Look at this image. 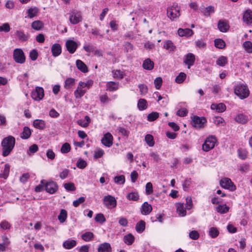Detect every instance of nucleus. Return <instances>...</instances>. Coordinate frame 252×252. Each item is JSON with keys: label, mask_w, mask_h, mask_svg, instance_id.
<instances>
[{"label": "nucleus", "mask_w": 252, "mask_h": 252, "mask_svg": "<svg viewBox=\"0 0 252 252\" xmlns=\"http://www.w3.org/2000/svg\"><path fill=\"white\" fill-rule=\"evenodd\" d=\"M15 144V139L12 136H8L3 139L1 141L2 147V156L6 157L9 155L13 149Z\"/></svg>", "instance_id": "nucleus-1"}, {"label": "nucleus", "mask_w": 252, "mask_h": 252, "mask_svg": "<svg viewBox=\"0 0 252 252\" xmlns=\"http://www.w3.org/2000/svg\"><path fill=\"white\" fill-rule=\"evenodd\" d=\"M234 93L241 99H244L248 97L250 92L246 85L241 84L237 85L235 87Z\"/></svg>", "instance_id": "nucleus-2"}, {"label": "nucleus", "mask_w": 252, "mask_h": 252, "mask_svg": "<svg viewBox=\"0 0 252 252\" xmlns=\"http://www.w3.org/2000/svg\"><path fill=\"white\" fill-rule=\"evenodd\" d=\"M180 8L177 4L174 3L172 6L168 7L167 15L171 20L174 21L176 18L180 16Z\"/></svg>", "instance_id": "nucleus-3"}, {"label": "nucleus", "mask_w": 252, "mask_h": 252, "mask_svg": "<svg viewBox=\"0 0 252 252\" xmlns=\"http://www.w3.org/2000/svg\"><path fill=\"white\" fill-rule=\"evenodd\" d=\"M69 20L70 23L73 25L77 24L82 21V14L80 11L74 9L69 13Z\"/></svg>", "instance_id": "nucleus-4"}, {"label": "nucleus", "mask_w": 252, "mask_h": 252, "mask_svg": "<svg viewBox=\"0 0 252 252\" xmlns=\"http://www.w3.org/2000/svg\"><path fill=\"white\" fill-rule=\"evenodd\" d=\"M217 140L214 136L208 137L202 145V149L205 152H208L213 149L215 146Z\"/></svg>", "instance_id": "nucleus-5"}, {"label": "nucleus", "mask_w": 252, "mask_h": 252, "mask_svg": "<svg viewBox=\"0 0 252 252\" xmlns=\"http://www.w3.org/2000/svg\"><path fill=\"white\" fill-rule=\"evenodd\" d=\"M192 125L193 127L201 128L204 127L206 123V120L204 117H199L197 116H193L191 117Z\"/></svg>", "instance_id": "nucleus-6"}, {"label": "nucleus", "mask_w": 252, "mask_h": 252, "mask_svg": "<svg viewBox=\"0 0 252 252\" xmlns=\"http://www.w3.org/2000/svg\"><path fill=\"white\" fill-rule=\"evenodd\" d=\"M220 184L222 188L228 189L231 191L236 189V187L234 185L231 180L228 178H224L220 180Z\"/></svg>", "instance_id": "nucleus-7"}, {"label": "nucleus", "mask_w": 252, "mask_h": 252, "mask_svg": "<svg viewBox=\"0 0 252 252\" xmlns=\"http://www.w3.org/2000/svg\"><path fill=\"white\" fill-rule=\"evenodd\" d=\"M13 58L16 63H23L25 62V56L20 49H16L13 52Z\"/></svg>", "instance_id": "nucleus-8"}, {"label": "nucleus", "mask_w": 252, "mask_h": 252, "mask_svg": "<svg viewBox=\"0 0 252 252\" xmlns=\"http://www.w3.org/2000/svg\"><path fill=\"white\" fill-rule=\"evenodd\" d=\"M45 189L47 192L53 194L58 190V186L55 182L52 181L46 182L45 181Z\"/></svg>", "instance_id": "nucleus-9"}, {"label": "nucleus", "mask_w": 252, "mask_h": 252, "mask_svg": "<svg viewBox=\"0 0 252 252\" xmlns=\"http://www.w3.org/2000/svg\"><path fill=\"white\" fill-rule=\"evenodd\" d=\"M44 90L41 87H37L34 91L32 93V97L33 99L39 100L43 98L44 96Z\"/></svg>", "instance_id": "nucleus-10"}, {"label": "nucleus", "mask_w": 252, "mask_h": 252, "mask_svg": "<svg viewBox=\"0 0 252 252\" xmlns=\"http://www.w3.org/2000/svg\"><path fill=\"white\" fill-rule=\"evenodd\" d=\"M103 201L105 205L108 208H114L116 206V200L111 195L105 196L104 197Z\"/></svg>", "instance_id": "nucleus-11"}, {"label": "nucleus", "mask_w": 252, "mask_h": 252, "mask_svg": "<svg viewBox=\"0 0 252 252\" xmlns=\"http://www.w3.org/2000/svg\"><path fill=\"white\" fill-rule=\"evenodd\" d=\"M195 60V56L192 53H188L185 56L184 63L188 65V68L189 69L193 65Z\"/></svg>", "instance_id": "nucleus-12"}, {"label": "nucleus", "mask_w": 252, "mask_h": 252, "mask_svg": "<svg viewBox=\"0 0 252 252\" xmlns=\"http://www.w3.org/2000/svg\"><path fill=\"white\" fill-rule=\"evenodd\" d=\"M113 136L109 133H106L101 139L102 143L106 147H110L113 144Z\"/></svg>", "instance_id": "nucleus-13"}, {"label": "nucleus", "mask_w": 252, "mask_h": 252, "mask_svg": "<svg viewBox=\"0 0 252 252\" xmlns=\"http://www.w3.org/2000/svg\"><path fill=\"white\" fill-rule=\"evenodd\" d=\"M66 47L67 51L70 53H74L77 47L76 43L71 40H68L66 42Z\"/></svg>", "instance_id": "nucleus-14"}, {"label": "nucleus", "mask_w": 252, "mask_h": 252, "mask_svg": "<svg viewBox=\"0 0 252 252\" xmlns=\"http://www.w3.org/2000/svg\"><path fill=\"white\" fill-rule=\"evenodd\" d=\"M218 28L221 32H225L229 29L228 23L223 20H220L218 22Z\"/></svg>", "instance_id": "nucleus-15"}, {"label": "nucleus", "mask_w": 252, "mask_h": 252, "mask_svg": "<svg viewBox=\"0 0 252 252\" xmlns=\"http://www.w3.org/2000/svg\"><path fill=\"white\" fill-rule=\"evenodd\" d=\"M51 52L54 57L59 56L62 53V47L60 44L56 43L52 45Z\"/></svg>", "instance_id": "nucleus-16"}, {"label": "nucleus", "mask_w": 252, "mask_h": 252, "mask_svg": "<svg viewBox=\"0 0 252 252\" xmlns=\"http://www.w3.org/2000/svg\"><path fill=\"white\" fill-rule=\"evenodd\" d=\"M152 211V206L148 204V202H144L141 208V213L144 215H147L149 214Z\"/></svg>", "instance_id": "nucleus-17"}, {"label": "nucleus", "mask_w": 252, "mask_h": 252, "mask_svg": "<svg viewBox=\"0 0 252 252\" xmlns=\"http://www.w3.org/2000/svg\"><path fill=\"white\" fill-rule=\"evenodd\" d=\"M178 33L180 36H190L193 33V32L192 30L187 28V29H179L178 31Z\"/></svg>", "instance_id": "nucleus-18"}, {"label": "nucleus", "mask_w": 252, "mask_h": 252, "mask_svg": "<svg viewBox=\"0 0 252 252\" xmlns=\"http://www.w3.org/2000/svg\"><path fill=\"white\" fill-rule=\"evenodd\" d=\"M142 66L145 69L151 70L154 68V63L148 58L144 61Z\"/></svg>", "instance_id": "nucleus-19"}, {"label": "nucleus", "mask_w": 252, "mask_h": 252, "mask_svg": "<svg viewBox=\"0 0 252 252\" xmlns=\"http://www.w3.org/2000/svg\"><path fill=\"white\" fill-rule=\"evenodd\" d=\"M244 22L247 24H251L252 23V11L250 10L246 11L244 14L243 17Z\"/></svg>", "instance_id": "nucleus-20"}, {"label": "nucleus", "mask_w": 252, "mask_h": 252, "mask_svg": "<svg viewBox=\"0 0 252 252\" xmlns=\"http://www.w3.org/2000/svg\"><path fill=\"white\" fill-rule=\"evenodd\" d=\"M33 126L36 128L43 130L45 127L46 123L45 121L42 120L37 119L33 121Z\"/></svg>", "instance_id": "nucleus-21"}, {"label": "nucleus", "mask_w": 252, "mask_h": 252, "mask_svg": "<svg viewBox=\"0 0 252 252\" xmlns=\"http://www.w3.org/2000/svg\"><path fill=\"white\" fill-rule=\"evenodd\" d=\"M111 251V246L107 243H104L100 245L98 248V252H110Z\"/></svg>", "instance_id": "nucleus-22"}, {"label": "nucleus", "mask_w": 252, "mask_h": 252, "mask_svg": "<svg viewBox=\"0 0 252 252\" xmlns=\"http://www.w3.org/2000/svg\"><path fill=\"white\" fill-rule=\"evenodd\" d=\"M76 66L78 69L83 72L86 73L88 71L87 66L81 60H78L76 61Z\"/></svg>", "instance_id": "nucleus-23"}, {"label": "nucleus", "mask_w": 252, "mask_h": 252, "mask_svg": "<svg viewBox=\"0 0 252 252\" xmlns=\"http://www.w3.org/2000/svg\"><path fill=\"white\" fill-rule=\"evenodd\" d=\"M235 120L236 122L241 123V124H246L248 122L249 120L248 116L246 115H244L242 114H238L235 118Z\"/></svg>", "instance_id": "nucleus-24"}, {"label": "nucleus", "mask_w": 252, "mask_h": 252, "mask_svg": "<svg viewBox=\"0 0 252 252\" xmlns=\"http://www.w3.org/2000/svg\"><path fill=\"white\" fill-rule=\"evenodd\" d=\"M15 35L21 41H26L28 40V35L25 34L22 31H17L15 32Z\"/></svg>", "instance_id": "nucleus-25"}, {"label": "nucleus", "mask_w": 252, "mask_h": 252, "mask_svg": "<svg viewBox=\"0 0 252 252\" xmlns=\"http://www.w3.org/2000/svg\"><path fill=\"white\" fill-rule=\"evenodd\" d=\"M85 119L86 121V122H85V121L83 120H79L77 121V124L82 127H88L89 124L91 122V119L88 116H86L85 117Z\"/></svg>", "instance_id": "nucleus-26"}, {"label": "nucleus", "mask_w": 252, "mask_h": 252, "mask_svg": "<svg viewBox=\"0 0 252 252\" xmlns=\"http://www.w3.org/2000/svg\"><path fill=\"white\" fill-rule=\"evenodd\" d=\"M31 135V130L29 127L25 126L24 127L23 131L21 134V137L24 139H28Z\"/></svg>", "instance_id": "nucleus-27"}, {"label": "nucleus", "mask_w": 252, "mask_h": 252, "mask_svg": "<svg viewBox=\"0 0 252 252\" xmlns=\"http://www.w3.org/2000/svg\"><path fill=\"white\" fill-rule=\"evenodd\" d=\"M145 222L143 220L137 223L135 226L136 231L138 233L142 232L145 229Z\"/></svg>", "instance_id": "nucleus-28"}, {"label": "nucleus", "mask_w": 252, "mask_h": 252, "mask_svg": "<svg viewBox=\"0 0 252 252\" xmlns=\"http://www.w3.org/2000/svg\"><path fill=\"white\" fill-rule=\"evenodd\" d=\"M43 23L39 20L35 21L32 24V27L36 31L40 30L43 28Z\"/></svg>", "instance_id": "nucleus-29"}, {"label": "nucleus", "mask_w": 252, "mask_h": 252, "mask_svg": "<svg viewBox=\"0 0 252 252\" xmlns=\"http://www.w3.org/2000/svg\"><path fill=\"white\" fill-rule=\"evenodd\" d=\"M229 207L225 204L219 205L216 207V210L218 213L220 214H224L228 212Z\"/></svg>", "instance_id": "nucleus-30"}, {"label": "nucleus", "mask_w": 252, "mask_h": 252, "mask_svg": "<svg viewBox=\"0 0 252 252\" xmlns=\"http://www.w3.org/2000/svg\"><path fill=\"white\" fill-rule=\"evenodd\" d=\"M67 216V211L64 209H62L59 215L58 216V220L61 223H63L65 221Z\"/></svg>", "instance_id": "nucleus-31"}, {"label": "nucleus", "mask_w": 252, "mask_h": 252, "mask_svg": "<svg viewBox=\"0 0 252 252\" xmlns=\"http://www.w3.org/2000/svg\"><path fill=\"white\" fill-rule=\"evenodd\" d=\"M76 242L74 240L65 241L63 244V247L66 249H70L76 246Z\"/></svg>", "instance_id": "nucleus-32"}, {"label": "nucleus", "mask_w": 252, "mask_h": 252, "mask_svg": "<svg viewBox=\"0 0 252 252\" xmlns=\"http://www.w3.org/2000/svg\"><path fill=\"white\" fill-rule=\"evenodd\" d=\"M134 240V237L131 234L129 233L126 235L124 237V241L126 244L128 245H131Z\"/></svg>", "instance_id": "nucleus-33"}, {"label": "nucleus", "mask_w": 252, "mask_h": 252, "mask_svg": "<svg viewBox=\"0 0 252 252\" xmlns=\"http://www.w3.org/2000/svg\"><path fill=\"white\" fill-rule=\"evenodd\" d=\"M138 107L140 110H143L147 107V102L145 99L140 98L138 102Z\"/></svg>", "instance_id": "nucleus-34"}, {"label": "nucleus", "mask_w": 252, "mask_h": 252, "mask_svg": "<svg viewBox=\"0 0 252 252\" xmlns=\"http://www.w3.org/2000/svg\"><path fill=\"white\" fill-rule=\"evenodd\" d=\"M10 171V165L8 164H6L4 165V169L3 171V172L0 174V178H3L6 179L9 175Z\"/></svg>", "instance_id": "nucleus-35"}, {"label": "nucleus", "mask_w": 252, "mask_h": 252, "mask_svg": "<svg viewBox=\"0 0 252 252\" xmlns=\"http://www.w3.org/2000/svg\"><path fill=\"white\" fill-rule=\"evenodd\" d=\"M215 46L219 49H223L225 47V42L221 39H216L214 41Z\"/></svg>", "instance_id": "nucleus-36"}, {"label": "nucleus", "mask_w": 252, "mask_h": 252, "mask_svg": "<svg viewBox=\"0 0 252 252\" xmlns=\"http://www.w3.org/2000/svg\"><path fill=\"white\" fill-rule=\"evenodd\" d=\"M75 79L72 78H69L66 79L64 87L66 89L71 88L75 84Z\"/></svg>", "instance_id": "nucleus-37"}, {"label": "nucleus", "mask_w": 252, "mask_h": 252, "mask_svg": "<svg viewBox=\"0 0 252 252\" xmlns=\"http://www.w3.org/2000/svg\"><path fill=\"white\" fill-rule=\"evenodd\" d=\"M145 140L150 147H153L155 144L154 137L151 134H147L145 136Z\"/></svg>", "instance_id": "nucleus-38"}, {"label": "nucleus", "mask_w": 252, "mask_h": 252, "mask_svg": "<svg viewBox=\"0 0 252 252\" xmlns=\"http://www.w3.org/2000/svg\"><path fill=\"white\" fill-rule=\"evenodd\" d=\"M139 195L137 192H132L128 193L126 195V198L129 200H132L134 201H136L139 199Z\"/></svg>", "instance_id": "nucleus-39"}, {"label": "nucleus", "mask_w": 252, "mask_h": 252, "mask_svg": "<svg viewBox=\"0 0 252 252\" xmlns=\"http://www.w3.org/2000/svg\"><path fill=\"white\" fill-rule=\"evenodd\" d=\"M94 234L91 232H87L82 234L81 237L85 241H89L94 238Z\"/></svg>", "instance_id": "nucleus-40"}, {"label": "nucleus", "mask_w": 252, "mask_h": 252, "mask_svg": "<svg viewBox=\"0 0 252 252\" xmlns=\"http://www.w3.org/2000/svg\"><path fill=\"white\" fill-rule=\"evenodd\" d=\"M187 77L186 74L184 72H180L179 74L176 77L175 81L178 84L182 83Z\"/></svg>", "instance_id": "nucleus-41"}, {"label": "nucleus", "mask_w": 252, "mask_h": 252, "mask_svg": "<svg viewBox=\"0 0 252 252\" xmlns=\"http://www.w3.org/2000/svg\"><path fill=\"white\" fill-rule=\"evenodd\" d=\"M227 63V58L224 56L220 57L217 61V64L220 66H223Z\"/></svg>", "instance_id": "nucleus-42"}, {"label": "nucleus", "mask_w": 252, "mask_h": 252, "mask_svg": "<svg viewBox=\"0 0 252 252\" xmlns=\"http://www.w3.org/2000/svg\"><path fill=\"white\" fill-rule=\"evenodd\" d=\"M85 93V91L82 88L78 87L76 90L74 92V95L76 98H81Z\"/></svg>", "instance_id": "nucleus-43"}, {"label": "nucleus", "mask_w": 252, "mask_h": 252, "mask_svg": "<svg viewBox=\"0 0 252 252\" xmlns=\"http://www.w3.org/2000/svg\"><path fill=\"white\" fill-rule=\"evenodd\" d=\"M38 12V9L37 8H30L28 10V17L32 18L35 16Z\"/></svg>", "instance_id": "nucleus-44"}, {"label": "nucleus", "mask_w": 252, "mask_h": 252, "mask_svg": "<svg viewBox=\"0 0 252 252\" xmlns=\"http://www.w3.org/2000/svg\"><path fill=\"white\" fill-rule=\"evenodd\" d=\"M64 188L68 191H72L76 189L74 184L73 183H67L63 184Z\"/></svg>", "instance_id": "nucleus-45"}, {"label": "nucleus", "mask_w": 252, "mask_h": 252, "mask_svg": "<svg viewBox=\"0 0 252 252\" xmlns=\"http://www.w3.org/2000/svg\"><path fill=\"white\" fill-rule=\"evenodd\" d=\"M243 46L248 53H252V43L251 41H247L244 42Z\"/></svg>", "instance_id": "nucleus-46"}, {"label": "nucleus", "mask_w": 252, "mask_h": 252, "mask_svg": "<svg viewBox=\"0 0 252 252\" xmlns=\"http://www.w3.org/2000/svg\"><path fill=\"white\" fill-rule=\"evenodd\" d=\"M107 90L114 91L118 89V85L114 82H109L107 84Z\"/></svg>", "instance_id": "nucleus-47"}, {"label": "nucleus", "mask_w": 252, "mask_h": 252, "mask_svg": "<svg viewBox=\"0 0 252 252\" xmlns=\"http://www.w3.org/2000/svg\"><path fill=\"white\" fill-rule=\"evenodd\" d=\"M159 117L158 112H152L148 115L147 118L149 121L152 122L156 120Z\"/></svg>", "instance_id": "nucleus-48"}, {"label": "nucleus", "mask_w": 252, "mask_h": 252, "mask_svg": "<svg viewBox=\"0 0 252 252\" xmlns=\"http://www.w3.org/2000/svg\"><path fill=\"white\" fill-rule=\"evenodd\" d=\"M209 233V235L212 238L217 237L219 234V232L218 230L216 228L213 227L210 228Z\"/></svg>", "instance_id": "nucleus-49"}, {"label": "nucleus", "mask_w": 252, "mask_h": 252, "mask_svg": "<svg viewBox=\"0 0 252 252\" xmlns=\"http://www.w3.org/2000/svg\"><path fill=\"white\" fill-rule=\"evenodd\" d=\"M70 146L68 143H65L63 145L61 149L62 153H67L70 151Z\"/></svg>", "instance_id": "nucleus-50"}, {"label": "nucleus", "mask_w": 252, "mask_h": 252, "mask_svg": "<svg viewBox=\"0 0 252 252\" xmlns=\"http://www.w3.org/2000/svg\"><path fill=\"white\" fill-rule=\"evenodd\" d=\"M95 220L97 222H99L101 223L104 222L106 219L102 214H98L95 217Z\"/></svg>", "instance_id": "nucleus-51"}, {"label": "nucleus", "mask_w": 252, "mask_h": 252, "mask_svg": "<svg viewBox=\"0 0 252 252\" xmlns=\"http://www.w3.org/2000/svg\"><path fill=\"white\" fill-rule=\"evenodd\" d=\"M162 78L160 77H157L154 81V84L155 85V87L158 90L160 89L162 85Z\"/></svg>", "instance_id": "nucleus-52"}, {"label": "nucleus", "mask_w": 252, "mask_h": 252, "mask_svg": "<svg viewBox=\"0 0 252 252\" xmlns=\"http://www.w3.org/2000/svg\"><path fill=\"white\" fill-rule=\"evenodd\" d=\"M115 183L119 184H123L125 182V178L124 175L116 176L114 178Z\"/></svg>", "instance_id": "nucleus-53"}, {"label": "nucleus", "mask_w": 252, "mask_h": 252, "mask_svg": "<svg viewBox=\"0 0 252 252\" xmlns=\"http://www.w3.org/2000/svg\"><path fill=\"white\" fill-rule=\"evenodd\" d=\"M153 192V185L150 182L147 183L146 185V193L147 195L152 194Z\"/></svg>", "instance_id": "nucleus-54"}, {"label": "nucleus", "mask_w": 252, "mask_h": 252, "mask_svg": "<svg viewBox=\"0 0 252 252\" xmlns=\"http://www.w3.org/2000/svg\"><path fill=\"white\" fill-rule=\"evenodd\" d=\"M76 164L77 166L80 169H84L87 165V162L82 159H78Z\"/></svg>", "instance_id": "nucleus-55"}, {"label": "nucleus", "mask_w": 252, "mask_h": 252, "mask_svg": "<svg viewBox=\"0 0 252 252\" xmlns=\"http://www.w3.org/2000/svg\"><path fill=\"white\" fill-rule=\"evenodd\" d=\"M214 11V8L212 6H209L206 7L203 11L204 14L206 16H209L210 15V13H213Z\"/></svg>", "instance_id": "nucleus-56"}, {"label": "nucleus", "mask_w": 252, "mask_h": 252, "mask_svg": "<svg viewBox=\"0 0 252 252\" xmlns=\"http://www.w3.org/2000/svg\"><path fill=\"white\" fill-rule=\"evenodd\" d=\"M10 30V26L8 23H4L0 26V32H8Z\"/></svg>", "instance_id": "nucleus-57"}, {"label": "nucleus", "mask_w": 252, "mask_h": 252, "mask_svg": "<svg viewBox=\"0 0 252 252\" xmlns=\"http://www.w3.org/2000/svg\"><path fill=\"white\" fill-rule=\"evenodd\" d=\"M164 47L170 51H173L175 49V46L171 41H167L164 45Z\"/></svg>", "instance_id": "nucleus-58"}, {"label": "nucleus", "mask_w": 252, "mask_h": 252, "mask_svg": "<svg viewBox=\"0 0 252 252\" xmlns=\"http://www.w3.org/2000/svg\"><path fill=\"white\" fill-rule=\"evenodd\" d=\"M141 94H145L148 92V87L145 84H140L138 86Z\"/></svg>", "instance_id": "nucleus-59"}, {"label": "nucleus", "mask_w": 252, "mask_h": 252, "mask_svg": "<svg viewBox=\"0 0 252 252\" xmlns=\"http://www.w3.org/2000/svg\"><path fill=\"white\" fill-rule=\"evenodd\" d=\"M189 236L193 240H197L199 237V234L197 231L193 230L189 233Z\"/></svg>", "instance_id": "nucleus-60"}, {"label": "nucleus", "mask_w": 252, "mask_h": 252, "mask_svg": "<svg viewBox=\"0 0 252 252\" xmlns=\"http://www.w3.org/2000/svg\"><path fill=\"white\" fill-rule=\"evenodd\" d=\"M177 210L180 216H185L186 215V211L183 208L182 205H179Z\"/></svg>", "instance_id": "nucleus-61"}, {"label": "nucleus", "mask_w": 252, "mask_h": 252, "mask_svg": "<svg viewBox=\"0 0 252 252\" xmlns=\"http://www.w3.org/2000/svg\"><path fill=\"white\" fill-rule=\"evenodd\" d=\"M85 200L84 197H80L77 200L73 201V205L74 207H78L80 204L83 203Z\"/></svg>", "instance_id": "nucleus-62"}, {"label": "nucleus", "mask_w": 252, "mask_h": 252, "mask_svg": "<svg viewBox=\"0 0 252 252\" xmlns=\"http://www.w3.org/2000/svg\"><path fill=\"white\" fill-rule=\"evenodd\" d=\"M45 187V180H42L40 182V184L36 186L35 188V191L36 192H40Z\"/></svg>", "instance_id": "nucleus-63"}, {"label": "nucleus", "mask_w": 252, "mask_h": 252, "mask_svg": "<svg viewBox=\"0 0 252 252\" xmlns=\"http://www.w3.org/2000/svg\"><path fill=\"white\" fill-rule=\"evenodd\" d=\"M30 57L32 61H35L38 57V53L35 49L32 50L30 54Z\"/></svg>", "instance_id": "nucleus-64"}]
</instances>
